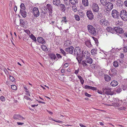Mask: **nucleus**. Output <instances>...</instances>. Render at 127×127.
I'll list each match as a JSON object with an SVG mask.
<instances>
[{
	"label": "nucleus",
	"instance_id": "obj_1",
	"mask_svg": "<svg viewBox=\"0 0 127 127\" xmlns=\"http://www.w3.org/2000/svg\"><path fill=\"white\" fill-rule=\"evenodd\" d=\"M85 49L82 48L81 50L80 49V61L81 60L86 58V62L87 63L91 64L93 63V59L89 57L90 54L87 51H85Z\"/></svg>",
	"mask_w": 127,
	"mask_h": 127
},
{
	"label": "nucleus",
	"instance_id": "obj_2",
	"mask_svg": "<svg viewBox=\"0 0 127 127\" xmlns=\"http://www.w3.org/2000/svg\"><path fill=\"white\" fill-rule=\"evenodd\" d=\"M111 14L114 18L117 19L119 18L120 15L119 11L116 9H113L112 10Z\"/></svg>",
	"mask_w": 127,
	"mask_h": 127
},
{
	"label": "nucleus",
	"instance_id": "obj_3",
	"mask_svg": "<svg viewBox=\"0 0 127 127\" xmlns=\"http://www.w3.org/2000/svg\"><path fill=\"white\" fill-rule=\"evenodd\" d=\"M111 89L108 87L103 88L102 90L103 92L107 95H112L114 94V93L111 91Z\"/></svg>",
	"mask_w": 127,
	"mask_h": 127
},
{
	"label": "nucleus",
	"instance_id": "obj_4",
	"mask_svg": "<svg viewBox=\"0 0 127 127\" xmlns=\"http://www.w3.org/2000/svg\"><path fill=\"white\" fill-rule=\"evenodd\" d=\"M88 31L93 35H95L96 31L95 28L91 25H89L88 26Z\"/></svg>",
	"mask_w": 127,
	"mask_h": 127
},
{
	"label": "nucleus",
	"instance_id": "obj_5",
	"mask_svg": "<svg viewBox=\"0 0 127 127\" xmlns=\"http://www.w3.org/2000/svg\"><path fill=\"white\" fill-rule=\"evenodd\" d=\"M74 53L75 56H77L76 59L78 61V64H79V47H76L74 50Z\"/></svg>",
	"mask_w": 127,
	"mask_h": 127
},
{
	"label": "nucleus",
	"instance_id": "obj_6",
	"mask_svg": "<svg viewBox=\"0 0 127 127\" xmlns=\"http://www.w3.org/2000/svg\"><path fill=\"white\" fill-rule=\"evenodd\" d=\"M122 19L125 20H127V12L124 10H122L120 15Z\"/></svg>",
	"mask_w": 127,
	"mask_h": 127
},
{
	"label": "nucleus",
	"instance_id": "obj_7",
	"mask_svg": "<svg viewBox=\"0 0 127 127\" xmlns=\"http://www.w3.org/2000/svg\"><path fill=\"white\" fill-rule=\"evenodd\" d=\"M100 22L102 25L104 26H108L109 24V22L108 21L104 19H101Z\"/></svg>",
	"mask_w": 127,
	"mask_h": 127
},
{
	"label": "nucleus",
	"instance_id": "obj_8",
	"mask_svg": "<svg viewBox=\"0 0 127 127\" xmlns=\"http://www.w3.org/2000/svg\"><path fill=\"white\" fill-rule=\"evenodd\" d=\"M34 16L36 17L38 16L39 15L38 8L37 7H34L32 10Z\"/></svg>",
	"mask_w": 127,
	"mask_h": 127
},
{
	"label": "nucleus",
	"instance_id": "obj_9",
	"mask_svg": "<svg viewBox=\"0 0 127 127\" xmlns=\"http://www.w3.org/2000/svg\"><path fill=\"white\" fill-rule=\"evenodd\" d=\"M114 30L116 32L120 34L124 32V30L121 28L118 27H115L114 28Z\"/></svg>",
	"mask_w": 127,
	"mask_h": 127
},
{
	"label": "nucleus",
	"instance_id": "obj_10",
	"mask_svg": "<svg viewBox=\"0 0 127 127\" xmlns=\"http://www.w3.org/2000/svg\"><path fill=\"white\" fill-rule=\"evenodd\" d=\"M105 6L107 7L106 8V10L107 11L111 10L113 7V4L110 2L107 3Z\"/></svg>",
	"mask_w": 127,
	"mask_h": 127
},
{
	"label": "nucleus",
	"instance_id": "obj_11",
	"mask_svg": "<svg viewBox=\"0 0 127 127\" xmlns=\"http://www.w3.org/2000/svg\"><path fill=\"white\" fill-rule=\"evenodd\" d=\"M14 119L15 120H25V119L22 116L18 114H15L13 117Z\"/></svg>",
	"mask_w": 127,
	"mask_h": 127
},
{
	"label": "nucleus",
	"instance_id": "obj_12",
	"mask_svg": "<svg viewBox=\"0 0 127 127\" xmlns=\"http://www.w3.org/2000/svg\"><path fill=\"white\" fill-rule=\"evenodd\" d=\"M87 15L89 19L91 20L93 19L94 15L91 11L90 10L87 11Z\"/></svg>",
	"mask_w": 127,
	"mask_h": 127
},
{
	"label": "nucleus",
	"instance_id": "obj_13",
	"mask_svg": "<svg viewBox=\"0 0 127 127\" xmlns=\"http://www.w3.org/2000/svg\"><path fill=\"white\" fill-rule=\"evenodd\" d=\"M92 9L93 11L95 12H97L99 10V7L97 4L94 3L92 5Z\"/></svg>",
	"mask_w": 127,
	"mask_h": 127
},
{
	"label": "nucleus",
	"instance_id": "obj_14",
	"mask_svg": "<svg viewBox=\"0 0 127 127\" xmlns=\"http://www.w3.org/2000/svg\"><path fill=\"white\" fill-rule=\"evenodd\" d=\"M37 41L38 42L40 43L43 44L45 43V40L42 37H38L37 38Z\"/></svg>",
	"mask_w": 127,
	"mask_h": 127
},
{
	"label": "nucleus",
	"instance_id": "obj_15",
	"mask_svg": "<svg viewBox=\"0 0 127 127\" xmlns=\"http://www.w3.org/2000/svg\"><path fill=\"white\" fill-rule=\"evenodd\" d=\"M73 47L72 46L69 47L66 49V51L68 52L69 54H72L73 53Z\"/></svg>",
	"mask_w": 127,
	"mask_h": 127
},
{
	"label": "nucleus",
	"instance_id": "obj_16",
	"mask_svg": "<svg viewBox=\"0 0 127 127\" xmlns=\"http://www.w3.org/2000/svg\"><path fill=\"white\" fill-rule=\"evenodd\" d=\"M61 1L60 0H53V4L55 5L58 6L60 5V3Z\"/></svg>",
	"mask_w": 127,
	"mask_h": 127
},
{
	"label": "nucleus",
	"instance_id": "obj_17",
	"mask_svg": "<svg viewBox=\"0 0 127 127\" xmlns=\"http://www.w3.org/2000/svg\"><path fill=\"white\" fill-rule=\"evenodd\" d=\"M118 83L117 81L114 80L111 82L110 84L113 87H115L117 86Z\"/></svg>",
	"mask_w": 127,
	"mask_h": 127
},
{
	"label": "nucleus",
	"instance_id": "obj_18",
	"mask_svg": "<svg viewBox=\"0 0 127 127\" xmlns=\"http://www.w3.org/2000/svg\"><path fill=\"white\" fill-rule=\"evenodd\" d=\"M104 79L105 81L107 82L110 81L111 79L109 75L107 74H104Z\"/></svg>",
	"mask_w": 127,
	"mask_h": 127
},
{
	"label": "nucleus",
	"instance_id": "obj_19",
	"mask_svg": "<svg viewBox=\"0 0 127 127\" xmlns=\"http://www.w3.org/2000/svg\"><path fill=\"white\" fill-rule=\"evenodd\" d=\"M20 11L26 10V8L25 7V5L23 3H21L20 5Z\"/></svg>",
	"mask_w": 127,
	"mask_h": 127
},
{
	"label": "nucleus",
	"instance_id": "obj_20",
	"mask_svg": "<svg viewBox=\"0 0 127 127\" xmlns=\"http://www.w3.org/2000/svg\"><path fill=\"white\" fill-rule=\"evenodd\" d=\"M85 88L86 89H90L94 90H97V89L96 88L87 85H85Z\"/></svg>",
	"mask_w": 127,
	"mask_h": 127
},
{
	"label": "nucleus",
	"instance_id": "obj_21",
	"mask_svg": "<svg viewBox=\"0 0 127 127\" xmlns=\"http://www.w3.org/2000/svg\"><path fill=\"white\" fill-rule=\"evenodd\" d=\"M20 13L24 18H25L27 16V12L26 10L20 11Z\"/></svg>",
	"mask_w": 127,
	"mask_h": 127
},
{
	"label": "nucleus",
	"instance_id": "obj_22",
	"mask_svg": "<svg viewBox=\"0 0 127 127\" xmlns=\"http://www.w3.org/2000/svg\"><path fill=\"white\" fill-rule=\"evenodd\" d=\"M82 60H81L80 61V64L84 67H86L87 65V64L86 63V61L84 60L82 61Z\"/></svg>",
	"mask_w": 127,
	"mask_h": 127
},
{
	"label": "nucleus",
	"instance_id": "obj_23",
	"mask_svg": "<svg viewBox=\"0 0 127 127\" xmlns=\"http://www.w3.org/2000/svg\"><path fill=\"white\" fill-rule=\"evenodd\" d=\"M85 43L86 45L88 47L90 48L92 46V45L90 41H86L85 42Z\"/></svg>",
	"mask_w": 127,
	"mask_h": 127
},
{
	"label": "nucleus",
	"instance_id": "obj_24",
	"mask_svg": "<svg viewBox=\"0 0 127 127\" xmlns=\"http://www.w3.org/2000/svg\"><path fill=\"white\" fill-rule=\"evenodd\" d=\"M82 3L85 6H87L88 5L89 2L88 0H82Z\"/></svg>",
	"mask_w": 127,
	"mask_h": 127
},
{
	"label": "nucleus",
	"instance_id": "obj_25",
	"mask_svg": "<svg viewBox=\"0 0 127 127\" xmlns=\"http://www.w3.org/2000/svg\"><path fill=\"white\" fill-rule=\"evenodd\" d=\"M70 2L72 5H74L78 3V0H69Z\"/></svg>",
	"mask_w": 127,
	"mask_h": 127
},
{
	"label": "nucleus",
	"instance_id": "obj_26",
	"mask_svg": "<svg viewBox=\"0 0 127 127\" xmlns=\"http://www.w3.org/2000/svg\"><path fill=\"white\" fill-rule=\"evenodd\" d=\"M96 49H93L91 51V53L93 55H95L97 54Z\"/></svg>",
	"mask_w": 127,
	"mask_h": 127
},
{
	"label": "nucleus",
	"instance_id": "obj_27",
	"mask_svg": "<svg viewBox=\"0 0 127 127\" xmlns=\"http://www.w3.org/2000/svg\"><path fill=\"white\" fill-rule=\"evenodd\" d=\"M29 37L33 41L35 42L36 41V37L32 34H31L30 35Z\"/></svg>",
	"mask_w": 127,
	"mask_h": 127
},
{
	"label": "nucleus",
	"instance_id": "obj_28",
	"mask_svg": "<svg viewBox=\"0 0 127 127\" xmlns=\"http://www.w3.org/2000/svg\"><path fill=\"white\" fill-rule=\"evenodd\" d=\"M50 57L51 59H53L56 60V61L58 60L56 57V55L54 54H51L50 55Z\"/></svg>",
	"mask_w": 127,
	"mask_h": 127
},
{
	"label": "nucleus",
	"instance_id": "obj_29",
	"mask_svg": "<svg viewBox=\"0 0 127 127\" xmlns=\"http://www.w3.org/2000/svg\"><path fill=\"white\" fill-rule=\"evenodd\" d=\"M41 48L42 50L44 51H47L48 50V49L47 46L44 45H42L41 46Z\"/></svg>",
	"mask_w": 127,
	"mask_h": 127
},
{
	"label": "nucleus",
	"instance_id": "obj_30",
	"mask_svg": "<svg viewBox=\"0 0 127 127\" xmlns=\"http://www.w3.org/2000/svg\"><path fill=\"white\" fill-rule=\"evenodd\" d=\"M60 7L62 9V11H64L65 10V7L64 5L62 4H60Z\"/></svg>",
	"mask_w": 127,
	"mask_h": 127
},
{
	"label": "nucleus",
	"instance_id": "obj_31",
	"mask_svg": "<svg viewBox=\"0 0 127 127\" xmlns=\"http://www.w3.org/2000/svg\"><path fill=\"white\" fill-rule=\"evenodd\" d=\"M117 24L118 25V26L119 27H122L123 26V23L121 21H118L117 22Z\"/></svg>",
	"mask_w": 127,
	"mask_h": 127
},
{
	"label": "nucleus",
	"instance_id": "obj_32",
	"mask_svg": "<svg viewBox=\"0 0 127 127\" xmlns=\"http://www.w3.org/2000/svg\"><path fill=\"white\" fill-rule=\"evenodd\" d=\"M70 42L68 40L65 42L64 44V46L66 47L69 46L70 45Z\"/></svg>",
	"mask_w": 127,
	"mask_h": 127
},
{
	"label": "nucleus",
	"instance_id": "obj_33",
	"mask_svg": "<svg viewBox=\"0 0 127 127\" xmlns=\"http://www.w3.org/2000/svg\"><path fill=\"white\" fill-rule=\"evenodd\" d=\"M46 7L49 11H51L52 9V5L50 4H47Z\"/></svg>",
	"mask_w": 127,
	"mask_h": 127
},
{
	"label": "nucleus",
	"instance_id": "obj_34",
	"mask_svg": "<svg viewBox=\"0 0 127 127\" xmlns=\"http://www.w3.org/2000/svg\"><path fill=\"white\" fill-rule=\"evenodd\" d=\"M25 23L24 22L22 19L20 20V25L21 27H23L24 26Z\"/></svg>",
	"mask_w": 127,
	"mask_h": 127
},
{
	"label": "nucleus",
	"instance_id": "obj_35",
	"mask_svg": "<svg viewBox=\"0 0 127 127\" xmlns=\"http://www.w3.org/2000/svg\"><path fill=\"white\" fill-rule=\"evenodd\" d=\"M101 3L103 5L105 6L106 4V0H100Z\"/></svg>",
	"mask_w": 127,
	"mask_h": 127
},
{
	"label": "nucleus",
	"instance_id": "obj_36",
	"mask_svg": "<svg viewBox=\"0 0 127 127\" xmlns=\"http://www.w3.org/2000/svg\"><path fill=\"white\" fill-rule=\"evenodd\" d=\"M113 65L115 67H118L119 66V64L118 62L116 61H115L114 62Z\"/></svg>",
	"mask_w": 127,
	"mask_h": 127
},
{
	"label": "nucleus",
	"instance_id": "obj_37",
	"mask_svg": "<svg viewBox=\"0 0 127 127\" xmlns=\"http://www.w3.org/2000/svg\"><path fill=\"white\" fill-rule=\"evenodd\" d=\"M60 50L61 52V53L63 54L64 56H66V53L63 50L60 48Z\"/></svg>",
	"mask_w": 127,
	"mask_h": 127
},
{
	"label": "nucleus",
	"instance_id": "obj_38",
	"mask_svg": "<svg viewBox=\"0 0 127 127\" xmlns=\"http://www.w3.org/2000/svg\"><path fill=\"white\" fill-rule=\"evenodd\" d=\"M50 120H52L53 121H54L58 123H62V121H60L59 120H55L54 119H53V118H50Z\"/></svg>",
	"mask_w": 127,
	"mask_h": 127
},
{
	"label": "nucleus",
	"instance_id": "obj_39",
	"mask_svg": "<svg viewBox=\"0 0 127 127\" xmlns=\"http://www.w3.org/2000/svg\"><path fill=\"white\" fill-rule=\"evenodd\" d=\"M107 29L108 31H109V32L113 33L112 32L113 31V30L112 28L111 27H108V28H107Z\"/></svg>",
	"mask_w": 127,
	"mask_h": 127
},
{
	"label": "nucleus",
	"instance_id": "obj_40",
	"mask_svg": "<svg viewBox=\"0 0 127 127\" xmlns=\"http://www.w3.org/2000/svg\"><path fill=\"white\" fill-rule=\"evenodd\" d=\"M24 99H25L27 100H29V101H32L31 99L27 96H25L24 97Z\"/></svg>",
	"mask_w": 127,
	"mask_h": 127
},
{
	"label": "nucleus",
	"instance_id": "obj_41",
	"mask_svg": "<svg viewBox=\"0 0 127 127\" xmlns=\"http://www.w3.org/2000/svg\"><path fill=\"white\" fill-rule=\"evenodd\" d=\"M76 20L79 21V16L77 14L75 15L74 16Z\"/></svg>",
	"mask_w": 127,
	"mask_h": 127
},
{
	"label": "nucleus",
	"instance_id": "obj_42",
	"mask_svg": "<svg viewBox=\"0 0 127 127\" xmlns=\"http://www.w3.org/2000/svg\"><path fill=\"white\" fill-rule=\"evenodd\" d=\"M9 79L12 82H13L15 80V78L12 76H9Z\"/></svg>",
	"mask_w": 127,
	"mask_h": 127
},
{
	"label": "nucleus",
	"instance_id": "obj_43",
	"mask_svg": "<svg viewBox=\"0 0 127 127\" xmlns=\"http://www.w3.org/2000/svg\"><path fill=\"white\" fill-rule=\"evenodd\" d=\"M24 88L25 89V91L26 92V95H28V94H29V91L28 90V89L26 87H24Z\"/></svg>",
	"mask_w": 127,
	"mask_h": 127
},
{
	"label": "nucleus",
	"instance_id": "obj_44",
	"mask_svg": "<svg viewBox=\"0 0 127 127\" xmlns=\"http://www.w3.org/2000/svg\"><path fill=\"white\" fill-rule=\"evenodd\" d=\"M79 71V69H78L77 70H75V71L74 72V73L77 75V76L78 77V78L79 79V75H77V74L78 73V72Z\"/></svg>",
	"mask_w": 127,
	"mask_h": 127
},
{
	"label": "nucleus",
	"instance_id": "obj_45",
	"mask_svg": "<svg viewBox=\"0 0 127 127\" xmlns=\"http://www.w3.org/2000/svg\"><path fill=\"white\" fill-rule=\"evenodd\" d=\"M62 21L65 22V23L67 22V20L66 19V17H64L62 18Z\"/></svg>",
	"mask_w": 127,
	"mask_h": 127
},
{
	"label": "nucleus",
	"instance_id": "obj_46",
	"mask_svg": "<svg viewBox=\"0 0 127 127\" xmlns=\"http://www.w3.org/2000/svg\"><path fill=\"white\" fill-rule=\"evenodd\" d=\"M12 89L13 90H15L17 89V87L15 85H13L11 86Z\"/></svg>",
	"mask_w": 127,
	"mask_h": 127
},
{
	"label": "nucleus",
	"instance_id": "obj_47",
	"mask_svg": "<svg viewBox=\"0 0 127 127\" xmlns=\"http://www.w3.org/2000/svg\"><path fill=\"white\" fill-rule=\"evenodd\" d=\"M24 32H25L28 35H30V31L29 30H24Z\"/></svg>",
	"mask_w": 127,
	"mask_h": 127
},
{
	"label": "nucleus",
	"instance_id": "obj_48",
	"mask_svg": "<svg viewBox=\"0 0 127 127\" xmlns=\"http://www.w3.org/2000/svg\"><path fill=\"white\" fill-rule=\"evenodd\" d=\"M72 10L74 12H76L77 11V7L75 6H72Z\"/></svg>",
	"mask_w": 127,
	"mask_h": 127
},
{
	"label": "nucleus",
	"instance_id": "obj_49",
	"mask_svg": "<svg viewBox=\"0 0 127 127\" xmlns=\"http://www.w3.org/2000/svg\"><path fill=\"white\" fill-rule=\"evenodd\" d=\"M122 91V89L121 88H118L116 90L118 93H119Z\"/></svg>",
	"mask_w": 127,
	"mask_h": 127
},
{
	"label": "nucleus",
	"instance_id": "obj_50",
	"mask_svg": "<svg viewBox=\"0 0 127 127\" xmlns=\"http://www.w3.org/2000/svg\"><path fill=\"white\" fill-rule=\"evenodd\" d=\"M123 50L125 52H127V46L124 47L123 48Z\"/></svg>",
	"mask_w": 127,
	"mask_h": 127
},
{
	"label": "nucleus",
	"instance_id": "obj_51",
	"mask_svg": "<svg viewBox=\"0 0 127 127\" xmlns=\"http://www.w3.org/2000/svg\"><path fill=\"white\" fill-rule=\"evenodd\" d=\"M0 98L1 100L2 101H4L5 100V97L3 96H0Z\"/></svg>",
	"mask_w": 127,
	"mask_h": 127
},
{
	"label": "nucleus",
	"instance_id": "obj_52",
	"mask_svg": "<svg viewBox=\"0 0 127 127\" xmlns=\"http://www.w3.org/2000/svg\"><path fill=\"white\" fill-rule=\"evenodd\" d=\"M80 81L82 84H83L84 82V80L80 76Z\"/></svg>",
	"mask_w": 127,
	"mask_h": 127
},
{
	"label": "nucleus",
	"instance_id": "obj_53",
	"mask_svg": "<svg viewBox=\"0 0 127 127\" xmlns=\"http://www.w3.org/2000/svg\"><path fill=\"white\" fill-rule=\"evenodd\" d=\"M56 55L57 57L58 58V59L61 58L62 57V56L59 54H56Z\"/></svg>",
	"mask_w": 127,
	"mask_h": 127
},
{
	"label": "nucleus",
	"instance_id": "obj_54",
	"mask_svg": "<svg viewBox=\"0 0 127 127\" xmlns=\"http://www.w3.org/2000/svg\"><path fill=\"white\" fill-rule=\"evenodd\" d=\"M69 64L68 63H66L64 64L63 67L64 68H66L69 65Z\"/></svg>",
	"mask_w": 127,
	"mask_h": 127
},
{
	"label": "nucleus",
	"instance_id": "obj_55",
	"mask_svg": "<svg viewBox=\"0 0 127 127\" xmlns=\"http://www.w3.org/2000/svg\"><path fill=\"white\" fill-rule=\"evenodd\" d=\"M124 61L122 59H120L119 60V64L120 65L123 63Z\"/></svg>",
	"mask_w": 127,
	"mask_h": 127
},
{
	"label": "nucleus",
	"instance_id": "obj_56",
	"mask_svg": "<svg viewBox=\"0 0 127 127\" xmlns=\"http://www.w3.org/2000/svg\"><path fill=\"white\" fill-rule=\"evenodd\" d=\"M70 2H68L67 1L65 3V5H66V6L67 5V6H68V7H69V5L70 4Z\"/></svg>",
	"mask_w": 127,
	"mask_h": 127
},
{
	"label": "nucleus",
	"instance_id": "obj_57",
	"mask_svg": "<svg viewBox=\"0 0 127 127\" xmlns=\"http://www.w3.org/2000/svg\"><path fill=\"white\" fill-rule=\"evenodd\" d=\"M85 94L86 96L88 97H90L91 96V95L88 94L87 93H85Z\"/></svg>",
	"mask_w": 127,
	"mask_h": 127
},
{
	"label": "nucleus",
	"instance_id": "obj_58",
	"mask_svg": "<svg viewBox=\"0 0 127 127\" xmlns=\"http://www.w3.org/2000/svg\"><path fill=\"white\" fill-rule=\"evenodd\" d=\"M3 71L6 74H7L8 73V71L6 69H4Z\"/></svg>",
	"mask_w": 127,
	"mask_h": 127
},
{
	"label": "nucleus",
	"instance_id": "obj_59",
	"mask_svg": "<svg viewBox=\"0 0 127 127\" xmlns=\"http://www.w3.org/2000/svg\"><path fill=\"white\" fill-rule=\"evenodd\" d=\"M17 124L18 125H21L24 124V123H23L17 122Z\"/></svg>",
	"mask_w": 127,
	"mask_h": 127
},
{
	"label": "nucleus",
	"instance_id": "obj_60",
	"mask_svg": "<svg viewBox=\"0 0 127 127\" xmlns=\"http://www.w3.org/2000/svg\"><path fill=\"white\" fill-rule=\"evenodd\" d=\"M117 109L119 110H123L124 109V108L122 107H121L118 108Z\"/></svg>",
	"mask_w": 127,
	"mask_h": 127
},
{
	"label": "nucleus",
	"instance_id": "obj_61",
	"mask_svg": "<svg viewBox=\"0 0 127 127\" xmlns=\"http://www.w3.org/2000/svg\"><path fill=\"white\" fill-rule=\"evenodd\" d=\"M97 92L98 93L101 95L102 94V93L101 91H99L98 90H97Z\"/></svg>",
	"mask_w": 127,
	"mask_h": 127
},
{
	"label": "nucleus",
	"instance_id": "obj_62",
	"mask_svg": "<svg viewBox=\"0 0 127 127\" xmlns=\"http://www.w3.org/2000/svg\"><path fill=\"white\" fill-rule=\"evenodd\" d=\"M124 4L127 7V0H126L124 2Z\"/></svg>",
	"mask_w": 127,
	"mask_h": 127
},
{
	"label": "nucleus",
	"instance_id": "obj_63",
	"mask_svg": "<svg viewBox=\"0 0 127 127\" xmlns=\"http://www.w3.org/2000/svg\"><path fill=\"white\" fill-rule=\"evenodd\" d=\"M124 55L123 54H122V53H121L120 56V57L121 58H122L124 57Z\"/></svg>",
	"mask_w": 127,
	"mask_h": 127
},
{
	"label": "nucleus",
	"instance_id": "obj_64",
	"mask_svg": "<svg viewBox=\"0 0 127 127\" xmlns=\"http://www.w3.org/2000/svg\"><path fill=\"white\" fill-rule=\"evenodd\" d=\"M80 126H81L82 127H87L82 124H80Z\"/></svg>",
	"mask_w": 127,
	"mask_h": 127
}]
</instances>
